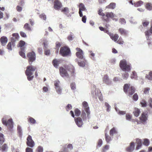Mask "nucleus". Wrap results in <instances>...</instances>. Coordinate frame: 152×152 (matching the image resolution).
Returning a JSON list of instances; mask_svg holds the SVG:
<instances>
[{
    "label": "nucleus",
    "mask_w": 152,
    "mask_h": 152,
    "mask_svg": "<svg viewBox=\"0 0 152 152\" xmlns=\"http://www.w3.org/2000/svg\"><path fill=\"white\" fill-rule=\"evenodd\" d=\"M109 148V146L107 145H105L103 148V152H105V151L108 149Z\"/></svg>",
    "instance_id": "bf43d9fd"
},
{
    "label": "nucleus",
    "mask_w": 152,
    "mask_h": 152,
    "mask_svg": "<svg viewBox=\"0 0 152 152\" xmlns=\"http://www.w3.org/2000/svg\"><path fill=\"white\" fill-rule=\"evenodd\" d=\"M110 36V38L115 42H116L119 38L118 35L117 34L112 33Z\"/></svg>",
    "instance_id": "412c9836"
},
{
    "label": "nucleus",
    "mask_w": 152,
    "mask_h": 152,
    "mask_svg": "<svg viewBox=\"0 0 152 152\" xmlns=\"http://www.w3.org/2000/svg\"><path fill=\"white\" fill-rule=\"evenodd\" d=\"M59 53L60 54L64 57L67 56L71 54L70 49L66 46L61 48Z\"/></svg>",
    "instance_id": "423d86ee"
},
{
    "label": "nucleus",
    "mask_w": 152,
    "mask_h": 152,
    "mask_svg": "<svg viewBox=\"0 0 152 152\" xmlns=\"http://www.w3.org/2000/svg\"><path fill=\"white\" fill-rule=\"evenodd\" d=\"M43 148L41 146H39L36 150V152H43Z\"/></svg>",
    "instance_id": "c03bdc74"
},
{
    "label": "nucleus",
    "mask_w": 152,
    "mask_h": 152,
    "mask_svg": "<svg viewBox=\"0 0 152 152\" xmlns=\"http://www.w3.org/2000/svg\"><path fill=\"white\" fill-rule=\"evenodd\" d=\"M102 140L101 139H99L98 140V146L99 147H100L102 145Z\"/></svg>",
    "instance_id": "774afa93"
},
{
    "label": "nucleus",
    "mask_w": 152,
    "mask_h": 152,
    "mask_svg": "<svg viewBox=\"0 0 152 152\" xmlns=\"http://www.w3.org/2000/svg\"><path fill=\"white\" fill-rule=\"evenodd\" d=\"M26 152H33V149L31 148L27 147L26 149Z\"/></svg>",
    "instance_id": "338daca9"
},
{
    "label": "nucleus",
    "mask_w": 152,
    "mask_h": 152,
    "mask_svg": "<svg viewBox=\"0 0 152 152\" xmlns=\"http://www.w3.org/2000/svg\"><path fill=\"white\" fill-rule=\"evenodd\" d=\"M28 121L29 123L32 124H34L36 123V120L31 117H29L28 118Z\"/></svg>",
    "instance_id": "c9c22d12"
},
{
    "label": "nucleus",
    "mask_w": 152,
    "mask_h": 152,
    "mask_svg": "<svg viewBox=\"0 0 152 152\" xmlns=\"http://www.w3.org/2000/svg\"><path fill=\"white\" fill-rule=\"evenodd\" d=\"M12 37L11 38V41L12 42H15L18 40L19 38V36L17 33H13L12 35Z\"/></svg>",
    "instance_id": "f3484780"
},
{
    "label": "nucleus",
    "mask_w": 152,
    "mask_h": 152,
    "mask_svg": "<svg viewBox=\"0 0 152 152\" xmlns=\"http://www.w3.org/2000/svg\"><path fill=\"white\" fill-rule=\"evenodd\" d=\"M124 91L129 96L132 95L135 92V88L133 86H130V84H125L124 86Z\"/></svg>",
    "instance_id": "7ed1b4c3"
},
{
    "label": "nucleus",
    "mask_w": 152,
    "mask_h": 152,
    "mask_svg": "<svg viewBox=\"0 0 152 152\" xmlns=\"http://www.w3.org/2000/svg\"><path fill=\"white\" fill-rule=\"evenodd\" d=\"M60 61V59H55L53 60L52 64L55 67L57 68L59 66V64L61 63Z\"/></svg>",
    "instance_id": "4be33fe9"
},
{
    "label": "nucleus",
    "mask_w": 152,
    "mask_h": 152,
    "mask_svg": "<svg viewBox=\"0 0 152 152\" xmlns=\"http://www.w3.org/2000/svg\"><path fill=\"white\" fill-rule=\"evenodd\" d=\"M76 50L77 51L76 53L77 56L79 58L83 59V53L82 50L78 48H76Z\"/></svg>",
    "instance_id": "4468645a"
},
{
    "label": "nucleus",
    "mask_w": 152,
    "mask_h": 152,
    "mask_svg": "<svg viewBox=\"0 0 152 152\" xmlns=\"http://www.w3.org/2000/svg\"><path fill=\"white\" fill-rule=\"evenodd\" d=\"M148 79L149 80H151L152 79V71H151L149 72V75L146 76Z\"/></svg>",
    "instance_id": "13d9d810"
},
{
    "label": "nucleus",
    "mask_w": 152,
    "mask_h": 152,
    "mask_svg": "<svg viewBox=\"0 0 152 152\" xmlns=\"http://www.w3.org/2000/svg\"><path fill=\"white\" fill-rule=\"evenodd\" d=\"M116 42H117V43L121 45L123 44L124 43V41L122 38L121 37H120Z\"/></svg>",
    "instance_id": "79ce46f5"
},
{
    "label": "nucleus",
    "mask_w": 152,
    "mask_h": 152,
    "mask_svg": "<svg viewBox=\"0 0 152 152\" xmlns=\"http://www.w3.org/2000/svg\"><path fill=\"white\" fill-rule=\"evenodd\" d=\"M148 113L144 112L142 113L141 115L139 117V119L141 122L143 124L145 123L148 120Z\"/></svg>",
    "instance_id": "9d476101"
},
{
    "label": "nucleus",
    "mask_w": 152,
    "mask_h": 152,
    "mask_svg": "<svg viewBox=\"0 0 152 152\" xmlns=\"http://www.w3.org/2000/svg\"><path fill=\"white\" fill-rule=\"evenodd\" d=\"M44 48H45H45H44V53L46 55H49L50 54V50L49 49H46V47L45 44V43H44Z\"/></svg>",
    "instance_id": "72a5a7b5"
},
{
    "label": "nucleus",
    "mask_w": 152,
    "mask_h": 152,
    "mask_svg": "<svg viewBox=\"0 0 152 152\" xmlns=\"http://www.w3.org/2000/svg\"><path fill=\"white\" fill-rule=\"evenodd\" d=\"M54 8L56 10H59L62 7L61 2L59 0H55L54 3Z\"/></svg>",
    "instance_id": "2eb2a0df"
},
{
    "label": "nucleus",
    "mask_w": 152,
    "mask_h": 152,
    "mask_svg": "<svg viewBox=\"0 0 152 152\" xmlns=\"http://www.w3.org/2000/svg\"><path fill=\"white\" fill-rule=\"evenodd\" d=\"M23 28L24 29L27 31H31V28L30 26V25L28 23H26L23 26Z\"/></svg>",
    "instance_id": "a878e982"
},
{
    "label": "nucleus",
    "mask_w": 152,
    "mask_h": 152,
    "mask_svg": "<svg viewBox=\"0 0 152 152\" xmlns=\"http://www.w3.org/2000/svg\"><path fill=\"white\" fill-rule=\"evenodd\" d=\"M105 138L107 143H109L112 140L111 137L107 133H105Z\"/></svg>",
    "instance_id": "c756f323"
},
{
    "label": "nucleus",
    "mask_w": 152,
    "mask_h": 152,
    "mask_svg": "<svg viewBox=\"0 0 152 152\" xmlns=\"http://www.w3.org/2000/svg\"><path fill=\"white\" fill-rule=\"evenodd\" d=\"M26 143L28 146L31 148H32L34 146V142L32 140L31 136L29 135L28 136Z\"/></svg>",
    "instance_id": "f8f14e48"
},
{
    "label": "nucleus",
    "mask_w": 152,
    "mask_h": 152,
    "mask_svg": "<svg viewBox=\"0 0 152 152\" xmlns=\"http://www.w3.org/2000/svg\"><path fill=\"white\" fill-rule=\"evenodd\" d=\"M118 32L122 35L126 36L127 34V31L122 28H120L118 29Z\"/></svg>",
    "instance_id": "5701e85b"
},
{
    "label": "nucleus",
    "mask_w": 152,
    "mask_h": 152,
    "mask_svg": "<svg viewBox=\"0 0 152 152\" xmlns=\"http://www.w3.org/2000/svg\"><path fill=\"white\" fill-rule=\"evenodd\" d=\"M134 143L133 142H131L129 146L126 148V150L128 152H131L134 149Z\"/></svg>",
    "instance_id": "6ab92c4d"
},
{
    "label": "nucleus",
    "mask_w": 152,
    "mask_h": 152,
    "mask_svg": "<svg viewBox=\"0 0 152 152\" xmlns=\"http://www.w3.org/2000/svg\"><path fill=\"white\" fill-rule=\"evenodd\" d=\"M61 12L65 14H67L69 12V9L67 7H64L61 10Z\"/></svg>",
    "instance_id": "4c0bfd02"
},
{
    "label": "nucleus",
    "mask_w": 152,
    "mask_h": 152,
    "mask_svg": "<svg viewBox=\"0 0 152 152\" xmlns=\"http://www.w3.org/2000/svg\"><path fill=\"white\" fill-rule=\"evenodd\" d=\"M66 66L64 67L61 66L59 67V71L60 75L63 78H69V74L68 73L67 69H66Z\"/></svg>",
    "instance_id": "0eeeda50"
},
{
    "label": "nucleus",
    "mask_w": 152,
    "mask_h": 152,
    "mask_svg": "<svg viewBox=\"0 0 152 152\" xmlns=\"http://www.w3.org/2000/svg\"><path fill=\"white\" fill-rule=\"evenodd\" d=\"M149 22L147 21H145L142 23V24L143 26L146 27L149 24Z\"/></svg>",
    "instance_id": "e2e57ef3"
},
{
    "label": "nucleus",
    "mask_w": 152,
    "mask_h": 152,
    "mask_svg": "<svg viewBox=\"0 0 152 152\" xmlns=\"http://www.w3.org/2000/svg\"><path fill=\"white\" fill-rule=\"evenodd\" d=\"M75 121L76 124L79 127H81L83 124L82 118L80 117L75 118Z\"/></svg>",
    "instance_id": "dca6fc26"
},
{
    "label": "nucleus",
    "mask_w": 152,
    "mask_h": 152,
    "mask_svg": "<svg viewBox=\"0 0 152 152\" xmlns=\"http://www.w3.org/2000/svg\"><path fill=\"white\" fill-rule=\"evenodd\" d=\"M7 49L10 50H12V48L11 47V42H10L8 43L7 45Z\"/></svg>",
    "instance_id": "69168bd1"
},
{
    "label": "nucleus",
    "mask_w": 152,
    "mask_h": 152,
    "mask_svg": "<svg viewBox=\"0 0 152 152\" xmlns=\"http://www.w3.org/2000/svg\"><path fill=\"white\" fill-rule=\"evenodd\" d=\"M140 104L142 107H146L147 106V102L144 100H142L140 102Z\"/></svg>",
    "instance_id": "ea45409f"
},
{
    "label": "nucleus",
    "mask_w": 152,
    "mask_h": 152,
    "mask_svg": "<svg viewBox=\"0 0 152 152\" xmlns=\"http://www.w3.org/2000/svg\"><path fill=\"white\" fill-rule=\"evenodd\" d=\"M70 87L72 90H75L76 89V85L75 83H71L70 84Z\"/></svg>",
    "instance_id": "603ef678"
},
{
    "label": "nucleus",
    "mask_w": 152,
    "mask_h": 152,
    "mask_svg": "<svg viewBox=\"0 0 152 152\" xmlns=\"http://www.w3.org/2000/svg\"><path fill=\"white\" fill-rule=\"evenodd\" d=\"M3 124L6 126L9 129H12L13 126V121L12 119H9L7 121L4 118L1 120Z\"/></svg>",
    "instance_id": "1a4fd4ad"
},
{
    "label": "nucleus",
    "mask_w": 152,
    "mask_h": 152,
    "mask_svg": "<svg viewBox=\"0 0 152 152\" xmlns=\"http://www.w3.org/2000/svg\"><path fill=\"white\" fill-rule=\"evenodd\" d=\"M17 131L19 136L21 137L22 135V130L21 127L19 126H18L17 127Z\"/></svg>",
    "instance_id": "f704fd0d"
},
{
    "label": "nucleus",
    "mask_w": 152,
    "mask_h": 152,
    "mask_svg": "<svg viewBox=\"0 0 152 152\" xmlns=\"http://www.w3.org/2000/svg\"><path fill=\"white\" fill-rule=\"evenodd\" d=\"M39 17L43 20H45L46 18V15L44 14H42L39 15Z\"/></svg>",
    "instance_id": "5fc2aeb1"
},
{
    "label": "nucleus",
    "mask_w": 152,
    "mask_h": 152,
    "mask_svg": "<svg viewBox=\"0 0 152 152\" xmlns=\"http://www.w3.org/2000/svg\"><path fill=\"white\" fill-rule=\"evenodd\" d=\"M81 116L83 120H86V114L84 111H82V113L81 115Z\"/></svg>",
    "instance_id": "49530a36"
},
{
    "label": "nucleus",
    "mask_w": 152,
    "mask_h": 152,
    "mask_svg": "<svg viewBox=\"0 0 152 152\" xmlns=\"http://www.w3.org/2000/svg\"><path fill=\"white\" fill-rule=\"evenodd\" d=\"M98 12L99 15L102 16V19L104 21H105L106 22H109V18H112L113 20H115L116 21L118 20V19L114 18V17L115 16V15L112 12H107L106 13L105 15L102 12V9H100L98 10Z\"/></svg>",
    "instance_id": "f257e3e1"
},
{
    "label": "nucleus",
    "mask_w": 152,
    "mask_h": 152,
    "mask_svg": "<svg viewBox=\"0 0 152 152\" xmlns=\"http://www.w3.org/2000/svg\"><path fill=\"white\" fill-rule=\"evenodd\" d=\"M82 105L87 113L88 118L89 119L90 118L89 115L90 114V112L88 103L86 101H84L82 103Z\"/></svg>",
    "instance_id": "9b49d317"
},
{
    "label": "nucleus",
    "mask_w": 152,
    "mask_h": 152,
    "mask_svg": "<svg viewBox=\"0 0 152 152\" xmlns=\"http://www.w3.org/2000/svg\"><path fill=\"white\" fill-rule=\"evenodd\" d=\"M140 113V110L137 108H135L133 113L135 116L137 117L139 115Z\"/></svg>",
    "instance_id": "cd10ccee"
},
{
    "label": "nucleus",
    "mask_w": 152,
    "mask_h": 152,
    "mask_svg": "<svg viewBox=\"0 0 152 152\" xmlns=\"http://www.w3.org/2000/svg\"><path fill=\"white\" fill-rule=\"evenodd\" d=\"M20 36L26 38L27 37L26 34L23 31H20Z\"/></svg>",
    "instance_id": "3c124183"
},
{
    "label": "nucleus",
    "mask_w": 152,
    "mask_h": 152,
    "mask_svg": "<svg viewBox=\"0 0 152 152\" xmlns=\"http://www.w3.org/2000/svg\"><path fill=\"white\" fill-rule=\"evenodd\" d=\"M143 2L142 1L140 0L134 3V4L135 7H138L141 6L143 4Z\"/></svg>",
    "instance_id": "2f4dec72"
},
{
    "label": "nucleus",
    "mask_w": 152,
    "mask_h": 152,
    "mask_svg": "<svg viewBox=\"0 0 152 152\" xmlns=\"http://www.w3.org/2000/svg\"><path fill=\"white\" fill-rule=\"evenodd\" d=\"M136 143L137 145L136 147V149L138 150L140 149L142 146V144L141 139L138 138L136 139Z\"/></svg>",
    "instance_id": "b1692460"
},
{
    "label": "nucleus",
    "mask_w": 152,
    "mask_h": 152,
    "mask_svg": "<svg viewBox=\"0 0 152 152\" xmlns=\"http://www.w3.org/2000/svg\"><path fill=\"white\" fill-rule=\"evenodd\" d=\"M105 106L107 108V112H109V111H110V106L109 105V104L107 102H105Z\"/></svg>",
    "instance_id": "09e8293b"
},
{
    "label": "nucleus",
    "mask_w": 152,
    "mask_h": 152,
    "mask_svg": "<svg viewBox=\"0 0 152 152\" xmlns=\"http://www.w3.org/2000/svg\"><path fill=\"white\" fill-rule=\"evenodd\" d=\"M26 44L25 42L23 40H20L18 45V47H20V49L21 50H24L25 47H24V45Z\"/></svg>",
    "instance_id": "aec40b11"
},
{
    "label": "nucleus",
    "mask_w": 152,
    "mask_h": 152,
    "mask_svg": "<svg viewBox=\"0 0 152 152\" xmlns=\"http://www.w3.org/2000/svg\"><path fill=\"white\" fill-rule=\"evenodd\" d=\"M137 75L136 72L135 71H132V74L131 75V78L132 79H136L137 78Z\"/></svg>",
    "instance_id": "473e14b6"
},
{
    "label": "nucleus",
    "mask_w": 152,
    "mask_h": 152,
    "mask_svg": "<svg viewBox=\"0 0 152 152\" xmlns=\"http://www.w3.org/2000/svg\"><path fill=\"white\" fill-rule=\"evenodd\" d=\"M132 98L133 100L135 101H137L138 98V95L137 93H135L133 95Z\"/></svg>",
    "instance_id": "de8ad7c7"
},
{
    "label": "nucleus",
    "mask_w": 152,
    "mask_h": 152,
    "mask_svg": "<svg viewBox=\"0 0 152 152\" xmlns=\"http://www.w3.org/2000/svg\"><path fill=\"white\" fill-rule=\"evenodd\" d=\"M16 9L19 12H21L22 10V8L18 5L16 7Z\"/></svg>",
    "instance_id": "0e129e2a"
},
{
    "label": "nucleus",
    "mask_w": 152,
    "mask_h": 152,
    "mask_svg": "<svg viewBox=\"0 0 152 152\" xmlns=\"http://www.w3.org/2000/svg\"><path fill=\"white\" fill-rule=\"evenodd\" d=\"M103 81L107 85H110L111 81H110L107 75H104L103 78Z\"/></svg>",
    "instance_id": "a211bd4d"
},
{
    "label": "nucleus",
    "mask_w": 152,
    "mask_h": 152,
    "mask_svg": "<svg viewBox=\"0 0 152 152\" xmlns=\"http://www.w3.org/2000/svg\"><path fill=\"white\" fill-rule=\"evenodd\" d=\"M24 50H21V51L19 52V54L23 58H25L26 56L25 53L24 52Z\"/></svg>",
    "instance_id": "8fccbe9b"
},
{
    "label": "nucleus",
    "mask_w": 152,
    "mask_h": 152,
    "mask_svg": "<svg viewBox=\"0 0 152 152\" xmlns=\"http://www.w3.org/2000/svg\"><path fill=\"white\" fill-rule=\"evenodd\" d=\"M4 141V135L2 133H0V150L2 152L7 151L8 149L6 144L4 143L3 144Z\"/></svg>",
    "instance_id": "39448f33"
},
{
    "label": "nucleus",
    "mask_w": 152,
    "mask_h": 152,
    "mask_svg": "<svg viewBox=\"0 0 152 152\" xmlns=\"http://www.w3.org/2000/svg\"><path fill=\"white\" fill-rule=\"evenodd\" d=\"M66 66V69H67L70 72L71 76H75V73L74 66L72 65H70Z\"/></svg>",
    "instance_id": "ddd939ff"
},
{
    "label": "nucleus",
    "mask_w": 152,
    "mask_h": 152,
    "mask_svg": "<svg viewBox=\"0 0 152 152\" xmlns=\"http://www.w3.org/2000/svg\"><path fill=\"white\" fill-rule=\"evenodd\" d=\"M116 7V4L115 3H111L109 5L106 7V8L114 9Z\"/></svg>",
    "instance_id": "bb28decb"
},
{
    "label": "nucleus",
    "mask_w": 152,
    "mask_h": 152,
    "mask_svg": "<svg viewBox=\"0 0 152 152\" xmlns=\"http://www.w3.org/2000/svg\"><path fill=\"white\" fill-rule=\"evenodd\" d=\"M129 75L127 72H125L122 75V76L124 79L126 80L129 77Z\"/></svg>",
    "instance_id": "a19ab883"
},
{
    "label": "nucleus",
    "mask_w": 152,
    "mask_h": 152,
    "mask_svg": "<svg viewBox=\"0 0 152 152\" xmlns=\"http://www.w3.org/2000/svg\"><path fill=\"white\" fill-rule=\"evenodd\" d=\"M60 83V81L58 80H56L54 81V85L56 87V88L57 87H59V84Z\"/></svg>",
    "instance_id": "864d4df0"
},
{
    "label": "nucleus",
    "mask_w": 152,
    "mask_h": 152,
    "mask_svg": "<svg viewBox=\"0 0 152 152\" xmlns=\"http://www.w3.org/2000/svg\"><path fill=\"white\" fill-rule=\"evenodd\" d=\"M148 105L151 108H152V99L150 98L148 100Z\"/></svg>",
    "instance_id": "4d7b16f0"
},
{
    "label": "nucleus",
    "mask_w": 152,
    "mask_h": 152,
    "mask_svg": "<svg viewBox=\"0 0 152 152\" xmlns=\"http://www.w3.org/2000/svg\"><path fill=\"white\" fill-rule=\"evenodd\" d=\"M37 69L36 67L32 65H29L27 66L25 73L27 76V78L28 80L31 81L33 80L34 77V72Z\"/></svg>",
    "instance_id": "f03ea898"
},
{
    "label": "nucleus",
    "mask_w": 152,
    "mask_h": 152,
    "mask_svg": "<svg viewBox=\"0 0 152 152\" xmlns=\"http://www.w3.org/2000/svg\"><path fill=\"white\" fill-rule=\"evenodd\" d=\"M126 120L130 121L132 118V116L129 114H127L126 115Z\"/></svg>",
    "instance_id": "6e6d98bb"
},
{
    "label": "nucleus",
    "mask_w": 152,
    "mask_h": 152,
    "mask_svg": "<svg viewBox=\"0 0 152 152\" xmlns=\"http://www.w3.org/2000/svg\"><path fill=\"white\" fill-rule=\"evenodd\" d=\"M77 63L78 65L80 66L83 67L85 65V62L84 61L78 62Z\"/></svg>",
    "instance_id": "052dcab7"
},
{
    "label": "nucleus",
    "mask_w": 152,
    "mask_h": 152,
    "mask_svg": "<svg viewBox=\"0 0 152 152\" xmlns=\"http://www.w3.org/2000/svg\"><path fill=\"white\" fill-rule=\"evenodd\" d=\"M120 67L123 71L129 72L131 69V64L129 63H127L125 59L121 60L119 63Z\"/></svg>",
    "instance_id": "20e7f679"
},
{
    "label": "nucleus",
    "mask_w": 152,
    "mask_h": 152,
    "mask_svg": "<svg viewBox=\"0 0 152 152\" xmlns=\"http://www.w3.org/2000/svg\"><path fill=\"white\" fill-rule=\"evenodd\" d=\"M0 41L2 45H4L7 41V39L5 36L2 37L0 39Z\"/></svg>",
    "instance_id": "393cba45"
},
{
    "label": "nucleus",
    "mask_w": 152,
    "mask_h": 152,
    "mask_svg": "<svg viewBox=\"0 0 152 152\" xmlns=\"http://www.w3.org/2000/svg\"><path fill=\"white\" fill-rule=\"evenodd\" d=\"M56 92L58 94H61V90L59 87H57L56 88Z\"/></svg>",
    "instance_id": "680f3d73"
},
{
    "label": "nucleus",
    "mask_w": 152,
    "mask_h": 152,
    "mask_svg": "<svg viewBox=\"0 0 152 152\" xmlns=\"http://www.w3.org/2000/svg\"><path fill=\"white\" fill-rule=\"evenodd\" d=\"M74 112L75 115L76 116H78L80 114L81 112L80 110L77 108L75 109V110Z\"/></svg>",
    "instance_id": "58836bf2"
},
{
    "label": "nucleus",
    "mask_w": 152,
    "mask_h": 152,
    "mask_svg": "<svg viewBox=\"0 0 152 152\" xmlns=\"http://www.w3.org/2000/svg\"><path fill=\"white\" fill-rule=\"evenodd\" d=\"M27 57L28 58V62L29 63L31 64L32 62L36 59V54L33 51L29 52L27 54Z\"/></svg>",
    "instance_id": "6e6552de"
},
{
    "label": "nucleus",
    "mask_w": 152,
    "mask_h": 152,
    "mask_svg": "<svg viewBox=\"0 0 152 152\" xmlns=\"http://www.w3.org/2000/svg\"><path fill=\"white\" fill-rule=\"evenodd\" d=\"M79 10H81V11H83L86 10V9L84 5L82 3H80L79 4Z\"/></svg>",
    "instance_id": "7c9ffc66"
},
{
    "label": "nucleus",
    "mask_w": 152,
    "mask_h": 152,
    "mask_svg": "<svg viewBox=\"0 0 152 152\" xmlns=\"http://www.w3.org/2000/svg\"><path fill=\"white\" fill-rule=\"evenodd\" d=\"M119 22L121 24H125L126 23L125 20L123 18H120L119 19Z\"/></svg>",
    "instance_id": "a18cd8bd"
},
{
    "label": "nucleus",
    "mask_w": 152,
    "mask_h": 152,
    "mask_svg": "<svg viewBox=\"0 0 152 152\" xmlns=\"http://www.w3.org/2000/svg\"><path fill=\"white\" fill-rule=\"evenodd\" d=\"M143 144L145 146H148L149 144V140L147 139H144V140Z\"/></svg>",
    "instance_id": "37998d69"
},
{
    "label": "nucleus",
    "mask_w": 152,
    "mask_h": 152,
    "mask_svg": "<svg viewBox=\"0 0 152 152\" xmlns=\"http://www.w3.org/2000/svg\"><path fill=\"white\" fill-rule=\"evenodd\" d=\"M146 9L149 10H152V4L150 3H147L145 5Z\"/></svg>",
    "instance_id": "e433bc0d"
},
{
    "label": "nucleus",
    "mask_w": 152,
    "mask_h": 152,
    "mask_svg": "<svg viewBox=\"0 0 152 152\" xmlns=\"http://www.w3.org/2000/svg\"><path fill=\"white\" fill-rule=\"evenodd\" d=\"M117 133V132L115 127L112 128L110 131V134L111 136H113L114 134Z\"/></svg>",
    "instance_id": "c85d7f7f"
}]
</instances>
